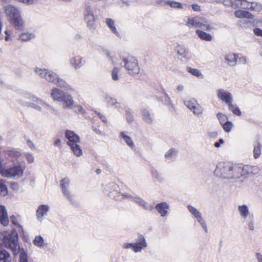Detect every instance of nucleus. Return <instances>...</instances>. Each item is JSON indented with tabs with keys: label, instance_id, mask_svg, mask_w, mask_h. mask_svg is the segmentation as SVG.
I'll return each mask as SVG.
<instances>
[{
	"label": "nucleus",
	"instance_id": "f257e3e1",
	"mask_svg": "<svg viewBox=\"0 0 262 262\" xmlns=\"http://www.w3.org/2000/svg\"><path fill=\"white\" fill-rule=\"evenodd\" d=\"M239 164L219 162L214 171L215 177L222 179L235 180L240 178Z\"/></svg>",
	"mask_w": 262,
	"mask_h": 262
},
{
	"label": "nucleus",
	"instance_id": "f03ea898",
	"mask_svg": "<svg viewBox=\"0 0 262 262\" xmlns=\"http://www.w3.org/2000/svg\"><path fill=\"white\" fill-rule=\"evenodd\" d=\"M0 245L10 249L16 255L19 252L18 233L15 230L0 232Z\"/></svg>",
	"mask_w": 262,
	"mask_h": 262
},
{
	"label": "nucleus",
	"instance_id": "7ed1b4c3",
	"mask_svg": "<svg viewBox=\"0 0 262 262\" xmlns=\"http://www.w3.org/2000/svg\"><path fill=\"white\" fill-rule=\"evenodd\" d=\"M24 97L30 101L28 102L21 101L20 103L25 106L32 107L40 112L50 113L55 112V109L52 106L34 95L27 94L25 95Z\"/></svg>",
	"mask_w": 262,
	"mask_h": 262
},
{
	"label": "nucleus",
	"instance_id": "20e7f679",
	"mask_svg": "<svg viewBox=\"0 0 262 262\" xmlns=\"http://www.w3.org/2000/svg\"><path fill=\"white\" fill-rule=\"evenodd\" d=\"M6 164L3 158L0 159V173L2 176L8 178L19 179L23 176L25 169V165L20 163H17L14 164L13 166L6 168L4 167Z\"/></svg>",
	"mask_w": 262,
	"mask_h": 262
},
{
	"label": "nucleus",
	"instance_id": "39448f33",
	"mask_svg": "<svg viewBox=\"0 0 262 262\" xmlns=\"http://www.w3.org/2000/svg\"><path fill=\"white\" fill-rule=\"evenodd\" d=\"M65 136L68 140L67 144L70 147L75 156L80 157L82 155V150L79 145L80 138L73 131L67 130L65 132Z\"/></svg>",
	"mask_w": 262,
	"mask_h": 262
},
{
	"label": "nucleus",
	"instance_id": "423d86ee",
	"mask_svg": "<svg viewBox=\"0 0 262 262\" xmlns=\"http://www.w3.org/2000/svg\"><path fill=\"white\" fill-rule=\"evenodd\" d=\"M121 62L120 64L124 67L128 74L130 75H137L140 73V68L138 60L134 57L128 56L121 58Z\"/></svg>",
	"mask_w": 262,
	"mask_h": 262
},
{
	"label": "nucleus",
	"instance_id": "0eeeda50",
	"mask_svg": "<svg viewBox=\"0 0 262 262\" xmlns=\"http://www.w3.org/2000/svg\"><path fill=\"white\" fill-rule=\"evenodd\" d=\"M187 209L191 214L196 219L201 227L203 228L206 233L208 232L207 225L203 220L201 213L195 207L189 205L187 207Z\"/></svg>",
	"mask_w": 262,
	"mask_h": 262
},
{
	"label": "nucleus",
	"instance_id": "6e6552de",
	"mask_svg": "<svg viewBox=\"0 0 262 262\" xmlns=\"http://www.w3.org/2000/svg\"><path fill=\"white\" fill-rule=\"evenodd\" d=\"M239 174L241 177L246 176L250 173L256 174L259 171V168L256 166L245 165L239 164Z\"/></svg>",
	"mask_w": 262,
	"mask_h": 262
},
{
	"label": "nucleus",
	"instance_id": "1a4fd4ad",
	"mask_svg": "<svg viewBox=\"0 0 262 262\" xmlns=\"http://www.w3.org/2000/svg\"><path fill=\"white\" fill-rule=\"evenodd\" d=\"M2 156L5 158L14 162L21 156V152L16 149H9L3 151Z\"/></svg>",
	"mask_w": 262,
	"mask_h": 262
},
{
	"label": "nucleus",
	"instance_id": "9d476101",
	"mask_svg": "<svg viewBox=\"0 0 262 262\" xmlns=\"http://www.w3.org/2000/svg\"><path fill=\"white\" fill-rule=\"evenodd\" d=\"M217 96L220 99L225 102L228 105L233 101L232 94L224 89L218 90L217 91Z\"/></svg>",
	"mask_w": 262,
	"mask_h": 262
},
{
	"label": "nucleus",
	"instance_id": "9b49d317",
	"mask_svg": "<svg viewBox=\"0 0 262 262\" xmlns=\"http://www.w3.org/2000/svg\"><path fill=\"white\" fill-rule=\"evenodd\" d=\"M247 0H229L224 2L225 5H230L233 9L248 8L246 6Z\"/></svg>",
	"mask_w": 262,
	"mask_h": 262
},
{
	"label": "nucleus",
	"instance_id": "f8f14e48",
	"mask_svg": "<svg viewBox=\"0 0 262 262\" xmlns=\"http://www.w3.org/2000/svg\"><path fill=\"white\" fill-rule=\"evenodd\" d=\"M134 244V252L136 253L141 252L143 249L147 246L145 238L142 235L138 236L136 242Z\"/></svg>",
	"mask_w": 262,
	"mask_h": 262
},
{
	"label": "nucleus",
	"instance_id": "ddd939ff",
	"mask_svg": "<svg viewBox=\"0 0 262 262\" xmlns=\"http://www.w3.org/2000/svg\"><path fill=\"white\" fill-rule=\"evenodd\" d=\"M132 201L140 206L145 210L152 211L153 209V206L152 205L149 204L145 200L136 195H134Z\"/></svg>",
	"mask_w": 262,
	"mask_h": 262
},
{
	"label": "nucleus",
	"instance_id": "4468645a",
	"mask_svg": "<svg viewBox=\"0 0 262 262\" xmlns=\"http://www.w3.org/2000/svg\"><path fill=\"white\" fill-rule=\"evenodd\" d=\"M238 25L243 28H250L252 26H262V21L260 20L254 19L253 21L247 20H240L238 21Z\"/></svg>",
	"mask_w": 262,
	"mask_h": 262
},
{
	"label": "nucleus",
	"instance_id": "2eb2a0df",
	"mask_svg": "<svg viewBox=\"0 0 262 262\" xmlns=\"http://www.w3.org/2000/svg\"><path fill=\"white\" fill-rule=\"evenodd\" d=\"M169 208V204L165 202L158 203L155 206V209L162 217H165L167 215Z\"/></svg>",
	"mask_w": 262,
	"mask_h": 262
},
{
	"label": "nucleus",
	"instance_id": "dca6fc26",
	"mask_svg": "<svg viewBox=\"0 0 262 262\" xmlns=\"http://www.w3.org/2000/svg\"><path fill=\"white\" fill-rule=\"evenodd\" d=\"M5 12L7 15H8L11 19L13 18L18 17L20 15L19 11L18 9L11 5L5 7Z\"/></svg>",
	"mask_w": 262,
	"mask_h": 262
},
{
	"label": "nucleus",
	"instance_id": "f3484780",
	"mask_svg": "<svg viewBox=\"0 0 262 262\" xmlns=\"http://www.w3.org/2000/svg\"><path fill=\"white\" fill-rule=\"evenodd\" d=\"M238 212L241 217L245 221H247L248 218L251 217L250 211L246 205L243 204L237 207Z\"/></svg>",
	"mask_w": 262,
	"mask_h": 262
},
{
	"label": "nucleus",
	"instance_id": "a211bd4d",
	"mask_svg": "<svg viewBox=\"0 0 262 262\" xmlns=\"http://www.w3.org/2000/svg\"><path fill=\"white\" fill-rule=\"evenodd\" d=\"M49 210V206L47 205H39L36 210L37 219L40 222L42 220L43 217L47 215Z\"/></svg>",
	"mask_w": 262,
	"mask_h": 262
},
{
	"label": "nucleus",
	"instance_id": "6ab92c4d",
	"mask_svg": "<svg viewBox=\"0 0 262 262\" xmlns=\"http://www.w3.org/2000/svg\"><path fill=\"white\" fill-rule=\"evenodd\" d=\"M142 117L143 120L147 123L151 124L154 122V114L149 112L146 108L141 110Z\"/></svg>",
	"mask_w": 262,
	"mask_h": 262
},
{
	"label": "nucleus",
	"instance_id": "aec40b11",
	"mask_svg": "<svg viewBox=\"0 0 262 262\" xmlns=\"http://www.w3.org/2000/svg\"><path fill=\"white\" fill-rule=\"evenodd\" d=\"M0 222L5 226H7L9 222L7 210L3 205H0Z\"/></svg>",
	"mask_w": 262,
	"mask_h": 262
},
{
	"label": "nucleus",
	"instance_id": "412c9836",
	"mask_svg": "<svg viewBox=\"0 0 262 262\" xmlns=\"http://www.w3.org/2000/svg\"><path fill=\"white\" fill-rule=\"evenodd\" d=\"M110 196L113 198V199L117 201L128 200L132 201L134 195H132L130 194H128L127 193H121L120 192H117V195H114L113 192H111V193L110 194Z\"/></svg>",
	"mask_w": 262,
	"mask_h": 262
},
{
	"label": "nucleus",
	"instance_id": "4be33fe9",
	"mask_svg": "<svg viewBox=\"0 0 262 262\" xmlns=\"http://www.w3.org/2000/svg\"><path fill=\"white\" fill-rule=\"evenodd\" d=\"M162 5H169L171 7L173 8H176V9H184V6H185L186 7L189 8V6L188 5H183L182 3L180 2H178L174 1H170V0H166V1H161Z\"/></svg>",
	"mask_w": 262,
	"mask_h": 262
},
{
	"label": "nucleus",
	"instance_id": "5701e85b",
	"mask_svg": "<svg viewBox=\"0 0 262 262\" xmlns=\"http://www.w3.org/2000/svg\"><path fill=\"white\" fill-rule=\"evenodd\" d=\"M60 102H63L65 108H73L74 101L70 95L65 93Z\"/></svg>",
	"mask_w": 262,
	"mask_h": 262
},
{
	"label": "nucleus",
	"instance_id": "b1692460",
	"mask_svg": "<svg viewBox=\"0 0 262 262\" xmlns=\"http://www.w3.org/2000/svg\"><path fill=\"white\" fill-rule=\"evenodd\" d=\"M82 58L80 56H75L72 57L70 60L71 66L75 69H80L82 66Z\"/></svg>",
	"mask_w": 262,
	"mask_h": 262
},
{
	"label": "nucleus",
	"instance_id": "393cba45",
	"mask_svg": "<svg viewBox=\"0 0 262 262\" xmlns=\"http://www.w3.org/2000/svg\"><path fill=\"white\" fill-rule=\"evenodd\" d=\"M178 151L175 148H170L164 155L166 161L170 162L173 161L178 156Z\"/></svg>",
	"mask_w": 262,
	"mask_h": 262
},
{
	"label": "nucleus",
	"instance_id": "a878e982",
	"mask_svg": "<svg viewBox=\"0 0 262 262\" xmlns=\"http://www.w3.org/2000/svg\"><path fill=\"white\" fill-rule=\"evenodd\" d=\"M85 22L87 27L90 29H95L96 27V21L97 19V16H83Z\"/></svg>",
	"mask_w": 262,
	"mask_h": 262
},
{
	"label": "nucleus",
	"instance_id": "bb28decb",
	"mask_svg": "<svg viewBox=\"0 0 262 262\" xmlns=\"http://www.w3.org/2000/svg\"><path fill=\"white\" fill-rule=\"evenodd\" d=\"M238 59L237 54L230 53L225 56V59L230 66H234L237 63V60Z\"/></svg>",
	"mask_w": 262,
	"mask_h": 262
},
{
	"label": "nucleus",
	"instance_id": "cd10ccee",
	"mask_svg": "<svg viewBox=\"0 0 262 262\" xmlns=\"http://www.w3.org/2000/svg\"><path fill=\"white\" fill-rule=\"evenodd\" d=\"M64 94L65 92L57 88H54L52 90L51 97L54 100L60 102V100Z\"/></svg>",
	"mask_w": 262,
	"mask_h": 262
},
{
	"label": "nucleus",
	"instance_id": "c85d7f7f",
	"mask_svg": "<svg viewBox=\"0 0 262 262\" xmlns=\"http://www.w3.org/2000/svg\"><path fill=\"white\" fill-rule=\"evenodd\" d=\"M234 14L236 17L239 18H246L252 19L254 17V16L250 12L242 10H238L235 11Z\"/></svg>",
	"mask_w": 262,
	"mask_h": 262
},
{
	"label": "nucleus",
	"instance_id": "c756f323",
	"mask_svg": "<svg viewBox=\"0 0 262 262\" xmlns=\"http://www.w3.org/2000/svg\"><path fill=\"white\" fill-rule=\"evenodd\" d=\"M105 23L113 33L118 37L120 36L119 32L117 31V28H116L115 21L113 19L108 18H106L105 19Z\"/></svg>",
	"mask_w": 262,
	"mask_h": 262
},
{
	"label": "nucleus",
	"instance_id": "7c9ffc66",
	"mask_svg": "<svg viewBox=\"0 0 262 262\" xmlns=\"http://www.w3.org/2000/svg\"><path fill=\"white\" fill-rule=\"evenodd\" d=\"M198 27L207 31H210L213 29L207 19L203 17H201Z\"/></svg>",
	"mask_w": 262,
	"mask_h": 262
},
{
	"label": "nucleus",
	"instance_id": "2f4dec72",
	"mask_svg": "<svg viewBox=\"0 0 262 262\" xmlns=\"http://www.w3.org/2000/svg\"><path fill=\"white\" fill-rule=\"evenodd\" d=\"M195 33L199 36V37L203 40L210 41L212 40L213 37L211 34L207 33L202 30H196L195 31Z\"/></svg>",
	"mask_w": 262,
	"mask_h": 262
},
{
	"label": "nucleus",
	"instance_id": "473e14b6",
	"mask_svg": "<svg viewBox=\"0 0 262 262\" xmlns=\"http://www.w3.org/2000/svg\"><path fill=\"white\" fill-rule=\"evenodd\" d=\"M202 17L200 16H195V17H189L187 19V26L188 27H198L200 21Z\"/></svg>",
	"mask_w": 262,
	"mask_h": 262
},
{
	"label": "nucleus",
	"instance_id": "72a5a7b5",
	"mask_svg": "<svg viewBox=\"0 0 262 262\" xmlns=\"http://www.w3.org/2000/svg\"><path fill=\"white\" fill-rule=\"evenodd\" d=\"M246 6L248 8H245V9H249L257 12L260 11L262 9L261 5L258 3H250L247 1Z\"/></svg>",
	"mask_w": 262,
	"mask_h": 262
},
{
	"label": "nucleus",
	"instance_id": "f704fd0d",
	"mask_svg": "<svg viewBox=\"0 0 262 262\" xmlns=\"http://www.w3.org/2000/svg\"><path fill=\"white\" fill-rule=\"evenodd\" d=\"M151 174L152 178L159 182H162L165 180L163 175L155 168L151 169Z\"/></svg>",
	"mask_w": 262,
	"mask_h": 262
},
{
	"label": "nucleus",
	"instance_id": "c9c22d12",
	"mask_svg": "<svg viewBox=\"0 0 262 262\" xmlns=\"http://www.w3.org/2000/svg\"><path fill=\"white\" fill-rule=\"evenodd\" d=\"M104 101L108 104L111 105H115L116 108L121 107L122 104L120 102H118L116 99L107 95L105 96Z\"/></svg>",
	"mask_w": 262,
	"mask_h": 262
},
{
	"label": "nucleus",
	"instance_id": "e433bc0d",
	"mask_svg": "<svg viewBox=\"0 0 262 262\" xmlns=\"http://www.w3.org/2000/svg\"><path fill=\"white\" fill-rule=\"evenodd\" d=\"M262 145L259 141H257L254 145L253 157L257 159L261 155Z\"/></svg>",
	"mask_w": 262,
	"mask_h": 262
},
{
	"label": "nucleus",
	"instance_id": "4c0bfd02",
	"mask_svg": "<svg viewBox=\"0 0 262 262\" xmlns=\"http://www.w3.org/2000/svg\"><path fill=\"white\" fill-rule=\"evenodd\" d=\"M12 23L17 30H21L23 27V21L20 15L18 17L13 18Z\"/></svg>",
	"mask_w": 262,
	"mask_h": 262
},
{
	"label": "nucleus",
	"instance_id": "58836bf2",
	"mask_svg": "<svg viewBox=\"0 0 262 262\" xmlns=\"http://www.w3.org/2000/svg\"><path fill=\"white\" fill-rule=\"evenodd\" d=\"M176 51L179 56H181L186 59L188 58L187 53L186 52V49L184 46L181 45L178 46L176 48Z\"/></svg>",
	"mask_w": 262,
	"mask_h": 262
},
{
	"label": "nucleus",
	"instance_id": "ea45409f",
	"mask_svg": "<svg viewBox=\"0 0 262 262\" xmlns=\"http://www.w3.org/2000/svg\"><path fill=\"white\" fill-rule=\"evenodd\" d=\"M119 137L120 138L123 139L126 144L130 147L133 148L134 147V142L132 138L126 135L124 132L120 133Z\"/></svg>",
	"mask_w": 262,
	"mask_h": 262
},
{
	"label": "nucleus",
	"instance_id": "a19ab883",
	"mask_svg": "<svg viewBox=\"0 0 262 262\" xmlns=\"http://www.w3.org/2000/svg\"><path fill=\"white\" fill-rule=\"evenodd\" d=\"M35 37V35L34 33L29 32L22 33L19 35V39L23 41H28L31 39H34Z\"/></svg>",
	"mask_w": 262,
	"mask_h": 262
},
{
	"label": "nucleus",
	"instance_id": "79ce46f5",
	"mask_svg": "<svg viewBox=\"0 0 262 262\" xmlns=\"http://www.w3.org/2000/svg\"><path fill=\"white\" fill-rule=\"evenodd\" d=\"M95 8L89 4H85L84 6L83 16H95Z\"/></svg>",
	"mask_w": 262,
	"mask_h": 262
},
{
	"label": "nucleus",
	"instance_id": "37998d69",
	"mask_svg": "<svg viewBox=\"0 0 262 262\" xmlns=\"http://www.w3.org/2000/svg\"><path fill=\"white\" fill-rule=\"evenodd\" d=\"M0 260L3 261V262L11 261L10 255L5 249L0 250Z\"/></svg>",
	"mask_w": 262,
	"mask_h": 262
},
{
	"label": "nucleus",
	"instance_id": "c03bdc74",
	"mask_svg": "<svg viewBox=\"0 0 262 262\" xmlns=\"http://www.w3.org/2000/svg\"><path fill=\"white\" fill-rule=\"evenodd\" d=\"M33 243L36 246L39 248H42L46 245L44 239L41 235L36 236Z\"/></svg>",
	"mask_w": 262,
	"mask_h": 262
},
{
	"label": "nucleus",
	"instance_id": "a18cd8bd",
	"mask_svg": "<svg viewBox=\"0 0 262 262\" xmlns=\"http://www.w3.org/2000/svg\"><path fill=\"white\" fill-rule=\"evenodd\" d=\"M47 75L46 80L50 82L55 83L58 78V75L52 71L49 70Z\"/></svg>",
	"mask_w": 262,
	"mask_h": 262
},
{
	"label": "nucleus",
	"instance_id": "49530a36",
	"mask_svg": "<svg viewBox=\"0 0 262 262\" xmlns=\"http://www.w3.org/2000/svg\"><path fill=\"white\" fill-rule=\"evenodd\" d=\"M55 84H56L58 86L65 89L67 90L71 89V86L67 83V82L63 79L60 78L59 77H58L57 81H56Z\"/></svg>",
	"mask_w": 262,
	"mask_h": 262
},
{
	"label": "nucleus",
	"instance_id": "de8ad7c7",
	"mask_svg": "<svg viewBox=\"0 0 262 262\" xmlns=\"http://www.w3.org/2000/svg\"><path fill=\"white\" fill-rule=\"evenodd\" d=\"M163 95L165 104L168 106L169 111L172 112L174 110V107L172 104L170 97L165 92L163 93Z\"/></svg>",
	"mask_w": 262,
	"mask_h": 262
},
{
	"label": "nucleus",
	"instance_id": "09e8293b",
	"mask_svg": "<svg viewBox=\"0 0 262 262\" xmlns=\"http://www.w3.org/2000/svg\"><path fill=\"white\" fill-rule=\"evenodd\" d=\"M62 192L64 196H65L71 203L74 204L75 203L74 197L69 189L63 190H62Z\"/></svg>",
	"mask_w": 262,
	"mask_h": 262
},
{
	"label": "nucleus",
	"instance_id": "8fccbe9b",
	"mask_svg": "<svg viewBox=\"0 0 262 262\" xmlns=\"http://www.w3.org/2000/svg\"><path fill=\"white\" fill-rule=\"evenodd\" d=\"M103 55L107 59V60L112 62L113 64H117V63L115 60V55L109 51L106 50L104 52Z\"/></svg>",
	"mask_w": 262,
	"mask_h": 262
},
{
	"label": "nucleus",
	"instance_id": "3c124183",
	"mask_svg": "<svg viewBox=\"0 0 262 262\" xmlns=\"http://www.w3.org/2000/svg\"><path fill=\"white\" fill-rule=\"evenodd\" d=\"M6 181L4 180H0V191L1 193L3 196H6L8 194V188L6 185Z\"/></svg>",
	"mask_w": 262,
	"mask_h": 262
},
{
	"label": "nucleus",
	"instance_id": "603ef678",
	"mask_svg": "<svg viewBox=\"0 0 262 262\" xmlns=\"http://www.w3.org/2000/svg\"><path fill=\"white\" fill-rule=\"evenodd\" d=\"M187 71L194 76L201 78H203V74L198 69L187 67Z\"/></svg>",
	"mask_w": 262,
	"mask_h": 262
},
{
	"label": "nucleus",
	"instance_id": "864d4df0",
	"mask_svg": "<svg viewBox=\"0 0 262 262\" xmlns=\"http://www.w3.org/2000/svg\"><path fill=\"white\" fill-rule=\"evenodd\" d=\"M48 70L45 69H40L38 68H35L34 69L35 72L41 78L46 79L47 75L48 74Z\"/></svg>",
	"mask_w": 262,
	"mask_h": 262
},
{
	"label": "nucleus",
	"instance_id": "5fc2aeb1",
	"mask_svg": "<svg viewBox=\"0 0 262 262\" xmlns=\"http://www.w3.org/2000/svg\"><path fill=\"white\" fill-rule=\"evenodd\" d=\"M229 109L232 111V112L235 115L239 116L241 115V112L239 108L237 107L235 105L232 104V102L231 103L228 105Z\"/></svg>",
	"mask_w": 262,
	"mask_h": 262
},
{
	"label": "nucleus",
	"instance_id": "6e6d98bb",
	"mask_svg": "<svg viewBox=\"0 0 262 262\" xmlns=\"http://www.w3.org/2000/svg\"><path fill=\"white\" fill-rule=\"evenodd\" d=\"M191 111L194 115L199 116L203 113V109L202 107L198 103V104L195 105L191 110Z\"/></svg>",
	"mask_w": 262,
	"mask_h": 262
},
{
	"label": "nucleus",
	"instance_id": "4d7b16f0",
	"mask_svg": "<svg viewBox=\"0 0 262 262\" xmlns=\"http://www.w3.org/2000/svg\"><path fill=\"white\" fill-rule=\"evenodd\" d=\"M184 103L185 106L190 110L195 105L198 104V101L194 99L184 101Z\"/></svg>",
	"mask_w": 262,
	"mask_h": 262
},
{
	"label": "nucleus",
	"instance_id": "13d9d810",
	"mask_svg": "<svg viewBox=\"0 0 262 262\" xmlns=\"http://www.w3.org/2000/svg\"><path fill=\"white\" fill-rule=\"evenodd\" d=\"M70 183V181L69 178H65L62 179L60 182V187L61 190L69 189Z\"/></svg>",
	"mask_w": 262,
	"mask_h": 262
},
{
	"label": "nucleus",
	"instance_id": "bf43d9fd",
	"mask_svg": "<svg viewBox=\"0 0 262 262\" xmlns=\"http://www.w3.org/2000/svg\"><path fill=\"white\" fill-rule=\"evenodd\" d=\"M108 188H110V190H109V192L108 193V196H110V194L111 192H113L114 195H117V193L119 192L118 191V186L114 183L109 184L108 186Z\"/></svg>",
	"mask_w": 262,
	"mask_h": 262
},
{
	"label": "nucleus",
	"instance_id": "052dcab7",
	"mask_svg": "<svg viewBox=\"0 0 262 262\" xmlns=\"http://www.w3.org/2000/svg\"><path fill=\"white\" fill-rule=\"evenodd\" d=\"M233 126V123L231 121H227L222 124L223 128L225 132L229 133Z\"/></svg>",
	"mask_w": 262,
	"mask_h": 262
},
{
	"label": "nucleus",
	"instance_id": "680f3d73",
	"mask_svg": "<svg viewBox=\"0 0 262 262\" xmlns=\"http://www.w3.org/2000/svg\"><path fill=\"white\" fill-rule=\"evenodd\" d=\"M11 222L16 226L19 227L21 230H23L22 226L19 224V220L15 215H12L10 216Z\"/></svg>",
	"mask_w": 262,
	"mask_h": 262
},
{
	"label": "nucleus",
	"instance_id": "e2e57ef3",
	"mask_svg": "<svg viewBox=\"0 0 262 262\" xmlns=\"http://www.w3.org/2000/svg\"><path fill=\"white\" fill-rule=\"evenodd\" d=\"M217 117L220 121V123L222 125L223 124L226 122L228 120L227 117L222 113H219L217 114Z\"/></svg>",
	"mask_w": 262,
	"mask_h": 262
},
{
	"label": "nucleus",
	"instance_id": "0e129e2a",
	"mask_svg": "<svg viewBox=\"0 0 262 262\" xmlns=\"http://www.w3.org/2000/svg\"><path fill=\"white\" fill-rule=\"evenodd\" d=\"M19 262H28L27 254L24 250L20 252Z\"/></svg>",
	"mask_w": 262,
	"mask_h": 262
},
{
	"label": "nucleus",
	"instance_id": "69168bd1",
	"mask_svg": "<svg viewBox=\"0 0 262 262\" xmlns=\"http://www.w3.org/2000/svg\"><path fill=\"white\" fill-rule=\"evenodd\" d=\"M119 69L117 67H115L112 71V78L114 80H117L119 79L118 73Z\"/></svg>",
	"mask_w": 262,
	"mask_h": 262
},
{
	"label": "nucleus",
	"instance_id": "338daca9",
	"mask_svg": "<svg viewBox=\"0 0 262 262\" xmlns=\"http://www.w3.org/2000/svg\"><path fill=\"white\" fill-rule=\"evenodd\" d=\"M73 108L74 111L77 113L83 114L85 112L84 109L81 105H74V106H73Z\"/></svg>",
	"mask_w": 262,
	"mask_h": 262
},
{
	"label": "nucleus",
	"instance_id": "774afa93",
	"mask_svg": "<svg viewBox=\"0 0 262 262\" xmlns=\"http://www.w3.org/2000/svg\"><path fill=\"white\" fill-rule=\"evenodd\" d=\"M250 220L248 223L247 225L248 227V229L250 230H253L254 229V221H253V214H251V217L250 218Z\"/></svg>",
	"mask_w": 262,
	"mask_h": 262
}]
</instances>
